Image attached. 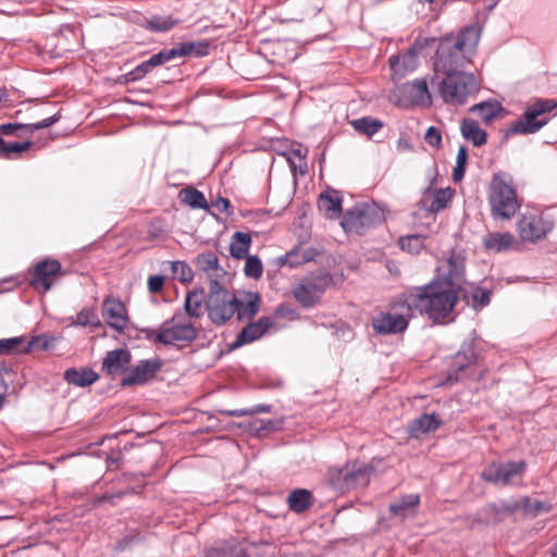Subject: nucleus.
<instances>
[{
  "mask_svg": "<svg viewBox=\"0 0 557 557\" xmlns=\"http://www.w3.org/2000/svg\"><path fill=\"white\" fill-rule=\"evenodd\" d=\"M208 44L206 42H182L171 49H163L158 53L152 54L148 60L138 64L131 73L132 79H141L152 69L163 65L172 60L185 55H202L208 51Z\"/></svg>",
  "mask_w": 557,
  "mask_h": 557,
  "instance_id": "6",
  "label": "nucleus"
},
{
  "mask_svg": "<svg viewBox=\"0 0 557 557\" xmlns=\"http://www.w3.org/2000/svg\"><path fill=\"white\" fill-rule=\"evenodd\" d=\"M524 510L529 513L537 516L542 512H548L550 510V504L539 500V499H525Z\"/></svg>",
  "mask_w": 557,
  "mask_h": 557,
  "instance_id": "45",
  "label": "nucleus"
},
{
  "mask_svg": "<svg viewBox=\"0 0 557 557\" xmlns=\"http://www.w3.org/2000/svg\"><path fill=\"white\" fill-rule=\"evenodd\" d=\"M10 369L7 367L5 362L0 359V373L5 372L8 373Z\"/></svg>",
  "mask_w": 557,
  "mask_h": 557,
  "instance_id": "62",
  "label": "nucleus"
},
{
  "mask_svg": "<svg viewBox=\"0 0 557 557\" xmlns=\"http://www.w3.org/2000/svg\"><path fill=\"white\" fill-rule=\"evenodd\" d=\"M176 21L170 16L153 15L145 20L143 26L151 32H166L174 27Z\"/></svg>",
  "mask_w": 557,
  "mask_h": 557,
  "instance_id": "37",
  "label": "nucleus"
},
{
  "mask_svg": "<svg viewBox=\"0 0 557 557\" xmlns=\"http://www.w3.org/2000/svg\"><path fill=\"white\" fill-rule=\"evenodd\" d=\"M284 263H288L290 267H295L301 263V261L296 260V253L294 251H290L289 253L286 255Z\"/></svg>",
  "mask_w": 557,
  "mask_h": 557,
  "instance_id": "59",
  "label": "nucleus"
},
{
  "mask_svg": "<svg viewBox=\"0 0 557 557\" xmlns=\"http://www.w3.org/2000/svg\"><path fill=\"white\" fill-rule=\"evenodd\" d=\"M421 47L412 46L407 53L403 57H392L389 59L391 67L398 72L400 67H404L405 71H411L414 69L416 57L420 51Z\"/></svg>",
  "mask_w": 557,
  "mask_h": 557,
  "instance_id": "32",
  "label": "nucleus"
},
{
  "mask_svg": "<svg viewBox=\"0 0 557 557\" xmlns=\"http://www.w3.org/2000/svg\"><path fill=\"white\" fill-rule=\"evenodd\" d=\"M330 282L325 274L306 276L294 286L293 295L302 307L310 308L322 297Z\"/></svg>",
  "mask_w": 557,
  "mask_h": 557,
  "instance_id": "11",
  "label": "nucleus"
},
{
  "mask_svg": "<svg viewBox=\"0 0 557 557\" xmlns=\"http://www.w3.org/2000/svg\"><path fill=\"white\" fill-rule=\"evenodd\" d=\"M260 297L258 294H249L246 300H238L236 298V313L237 320L249 321L251 320L260 309Z\"/></svg>",
  "mask_w": 557,
  "mask_h": 557,
  "instance_id": "28",
  "label": "nucleus"
},
{
  "mask_svg": "<svg viewBox=\"0 0 557 557\" xmlns=\"http://www.w3.org/2000/svg\"><path fill=\"white\" fill-rule=\"evenodd\" d=\"M132 359L127 349H114L107 352L102 361V370L111 376L124 372Z\"/></svg>",
  "mask_w": 557,
  "mask_h": 557,
  "instance_id": "20",
  "label": "nucleus"
},
{
  "mask_svg": "<svg viewBox=\"0 0 557 557\" xmlns=\"http://www.w3.org/2000/svg\"><path fill=\"white\" fill-rule=\"evenodd\" d=\"M460 132L466 140H469L475 147L483 146L487 140V134L482 129L478 122L471 119H465L460 125Z\"/></svg>",
  "mask_w": 557,
  "mask_h": 557,
  "instance_id": "26",
  "label": "nucleus"
},
{
  "mask_svg": "<svg viewBox=\"0 0 557 557\" xmlns=\"http://www.w3.org/2000/svg\"><path fill=\"white\" fill-rule=\"evenodd\" d=\"M61 117L60 112H57L55 114L44 119L42 121L38 123H32V124H22V123H5L0 124V132L3 135L11 136L14 135L17 131H24L26 133L33 134L35 131L47 128L57 123Z\"/></svg>",
  "mask_w": 557,
  "mask_h": 557,
  "instance_id": "21",
  "label": "nucleus"
},
{
  "mask_svg": "<svg viewBox=\"0 0 557 557\" xmlns=\"http://www.w3.org/2000/svg\"><path fill=\"white\" fill-rule=\"evenodd\" d=\"M385 209L374 202H361L347 210L341 222L347 233L363 234L385 220Z\"/></svg>",
  "mask_w": 557,
  "mask_h": 557,
  "instance_id": "5",
  "label": "nucleus"
},
{
  "mask_svg": "<svg viewBox=\"0 0 557 557\" xmlns=\"http://www.w3.org/2000/svg\"><path fill=\"white\" fill-rule=\"evenodd\" d=\"M488 509L492 510L493 512L495 513H500V512H512L515 507L510 506V505H507L505 503H500V504H492L488 506Z\"/></svg>",
  "mask_w": 557,
  "mask_h": 557,
  "instance_id": "52",
  "label": "nucleus"
},
{
  "mask_svg": "<svg viewBox=\"0 0 557 557\" xmlns=\"http://www.w3.org/2000/svg\"><path fill=\"white\" fill-rule=\"evenodd\" d=\"M198 336L195 325L182 312H176L164 321L157 331L149 335L154 343L173 345L175 343H191Z\"/></svg>",
  "mask_w": 557,
  "mask_h": 557,
  "instance_id": "7",
  "label": "nucleus"
},
{
  "mask_svg": "<svg viewBox=\"0 0 557 557\" xmlns=\"http://www.w3.org/2000/svg\"><path fill=\"white\" fill-rule=\"evenodd\" d=\"M465 171H466V166H462V165H457L455 166L454 169V172H453V178L455 182H459L465 176Z\"/></svg>",
  "mask_w": 557,
  "mask_h": 557,
  "instance_id": "57",
  "label": "nucleus"
},
{
  "mask_svg": "<svg viewBox=\"0 0 557 557\" xmlns=\"http://www.w3.org/2000/svg\"><path fill=\"white\" fill-rule=\"evenodd\" d=\"M221 413L228 417H244L249 414V409L223 410Z\"/></svg>",
  "mask_w": 557,
  "mask_h": 557,
  "instance_id": "56",
  "label": "nucleus"
},
{
  "mask_svg": "<svg viewBox=\"0 0 557 557\" xmlns=\"http://www.w3.org/2000/svg\"><path fill=\"white\" fill-rule=\"evenodd\" d=\"M164 285V277L162 275H152L148 278V289L152 294L160 293Z\"/></svg>",
  "mask_w": 557,
  "mask_h": 557,
  "instance_id": "49",
  "label": "nucleus"
},
{
  "mask_svg": "<svg viewBox=\"0 0 557 557\" xmlns=\"http://www.w3.org/2000/svg\"><path fill=\"white\" fill-rule=\"evenodd\" d=\"M453 197L454 189L450 187L437 189L429 186L422 191L417 206L424 212L437 213L447 208V206L451 202Z\"/></svg>",
  "mask_w": 557,
  "mask_h": 557,
  "instance_id": "16",
  "label": "nucleus"
},
{
  "mask_svg": "<svg viewBox=\"0 0 557 557\" xmlns=\"http://www.w3.org/2000/svg\"><path fill=\"white\" fill-rule=\"evenodd\" d=\"M251 244V236L249 233L236 232L232 236L230 251L235 259H244L248 256V250Z\"/></svg>",
  "mask_w": 557,
  "mask_h": 557,
  "instance_id": "30",
  "label": "nucleus"
},
{
  "mask_svg": "<svg viewBox=\"0 0 557 557\" xmlns=\"http://www.w3.org/2000/svg\"><path fill=\"white\" fill-rule=\"evenodd\" d=\"M48 347V342L44 337H34L28 342L27 346L23 349V351H30L35 348L37 349H46Z\"/></svg>",
  "mask_w": 557,
  "mask_h": 557,
  "instance_id": "51",
  "label": "nucleus"
},
{
  "mask_svg": "<svg viewBox=\"0 0 557 557\" xmlns=\"http://www.w3.org/2000/svg\"><path fill=\"white\" fill-rule=\"evenodd\" d=\"M424 140L431 147L438 148L442 144V134L435 126H430L424 135Z\"/></svg>",
  "mask_w": 557,
  "mask_h": 557,
  "instance_id": "48",
  "label": "nucleus"
},
{
  "mask_svg": "<svg viewBox=\"0 0 557 557\" xmlns=\"http://www.w3.org/2000/svg\"><path fill=\"white\" fill-rule=\"evenodd\" d=\"M498 3V0H493L491 3L486 5L487 12H491Z\"/></svg>",
  "mask_w": 557,
  "mask_h": 557,
  "instance_id": "63",
  "label": "nucleus"
},
{
  "mask_svg": "<svg viewBox=\"0 0 557 557\" xmlns=\"http://www.w3.org/2000/svg\"><path fill=\"white\" fill-rule=\"evenodd\" d=\"M491 215L495 220H510L520 208L518 195L502 173L494 174L487 190Z\"/></svg>",
  "mask_w": 557,
  "mask_h": 557,
  "instance_id": "3",
  "label": "nucleus"
},
{
  "mask_svg": "<svg viewBox=\"0 0 557 557\" xmlns=\"http://www.w3.org/2000/svg\"><path fill=\"white\" fill-rule=\"evenodd\" d=\"M209 319L216 325L226 323L236 312V297L213 281L206 302Z\"/></svg>",
  "mask_w": 557,
  "mask_h": 557,
  "instance_id": "9",
  "label": "nucleus"
},
{
  "mask_svg": "<svg viewBox=\"0 0 557 557\" xmlns=\"http://www.w3.org/2000/svg\"><path fill=\"white\" fill-rule=\"evenodd\" d=\"M24 341L25 338L23 336L0 339V355L17 351Z\"/></svg>",
  "mask_w": 557,
  "mask_h": 557,
  "instance_id": "46",
  "label": "nucleus"
},
{
  "mask_svg": "<svg viewBox=\"0 0 557 557\" xmlns=\"http://www.w3.org/2000/svg\"><path fill=\"white\" fill-rule=\"evenodd\" d=\"M99 375L89 368H70L64 372V380L78 387H87L98 381Z\"/></svg>",
  "mask_w": 557,
  "mask_h": 557,
  "instance_id": "24",
  "label": "nucleus"
},
{
  "mask_svg": "<svg viewBox=\"0 0 557 557\" xmlns=\"http://www.w3.org/2000/svg\"><path fill=\"white\" fill-rule=\"evenodd\" d=\"M212 206L216 208L218 211L225 212L230 207V201L226 198H219Z\"/></svg>",
  "mask_w": 557,
  "mask_h": 557,
  "instance_id": "55",
  "label": "nucleus"
},
{
  "mask_svg": "<svg viewBox=\"0 0 557 557\" xmlns=\"http://www.w3.org/2000/svg\"><path fill=\"white\" fill-rule=\"evenodd\" d=\"M286 502L293 512L301 513L312 507L313 496L306 488H297L288 494Z\"/></svg>",
  "mask_w": 557,
  "mask_h": 557,
  "instance_id": "25",
  "label": "nucleus"
},
{
  "mask_svg": "<svg viewBox=\"0 0 557 557\" xmlns=\"http://www.w3.org/2000/svg\"><path fill=\"white\" fill-rule=\"evenodd\" d=\"M245 259V275L255 280L261 277L263 272L261 260L257 256H247Z\"/></svg>",
  "mask_w": 557,
  "mask_h": 557,
  "instance_id": "43",
  "label": "nucleus"
},
{
  "mask_svg": "<svg viewBox=\"0 0 557 557\" xmlns=\"http://www.w3.org/2000/svg\"><path fill=\"white\" fill-rule=\"evenodd\" d=\"M292 153L297 157L299 160L304 161L306 159V152H302L301 148L295 149L292 151Z\"/></svg>",
  "mask_w": 557,
  "mask_h": 557,
  "instance_id": "61",
  "label": "nucleus"
},
{
  "mask_svg": "<svg viewBox=\"0 0 557 557\" xmlns=\"http://www.w3.org/2000/svg\"><path fill=\"white\" fill-rule=\"evenodd\" d=\"M425 236L411 234L400 237L399 245L403 250L410 253H419L424 248Z\"/></svg>",
  "mask_w": 557,
  "mask_h": 557,
  "instance_id": "41",
  "label": "nucleus"
},
{
  "mask_svg": "<svg viewBox=\"0 0 557 557\" xmlns=\"http://www.w3.org/2000/svg\"><path fill=\"white\" fill-rule=\"evenodd\" d=\"M553 222L543 215H523L518 221V232L523 242L536 243L543 239L552 230Z\"/></svg>",
  "mask_w": 557,
  "mask_h": 557,
  "instance_id": "14",
  "label": "nucleus"
},
{
  "mask_svg": "<svg viewBox=\"0 0 557 557\" xmlns=\"http://www.w3.org/2000/svg\"><path fill=\"white\" fill-rule=\"evenodd\" d=\"M468 161V150L465 146H460L458 149L457 158H456V164L466 166Z\"/></svg>",
  "mask_w": 557,
  "mask_h": 557,
  "instance_id": "53",
  "label": "nucleus"
},
{
  "mask_svg": "<svg viewBox=\"0 0 557 557\" xmlns=\"http://www.w3.org/2000/svg\"><path fill=\"white\" fill-rule=\"evenodd\" d=\"M515 243V237L512 234L505 232H493L488 233L484 239V247L488 250H493L495 252H502L509 249Z\"/></svg>",
  "mask_w": 557,
  "mask_h": 557,
  "instance_id": "27",
  "label": "nucleus"
},
{
  "mask_svg": "<svg viewBox=\"0 0 557 557\" xmlns=\"http://www.w3.org/2000/svg\"><path fill=\"white\" fill-rule=\"evenodd\" d=\"M319 209L326 218L336 219L342 212V198L336 190H326L320 195Z\"/></svg>",
  "mask_w": 557,
  "mask_h": 557,
  "instance_id": "23",
  "label": "nucleus"
},
{
  "mask_svg": "<svg viewBox=\"0 0 557 557\" xmlns=\"http://www.w3.org/2000/svg\"><path fill=\"white\" fill-rule=\"evenodd\" d=\"M227 556L230 557H246V548L243 543L237 540H230L225 542Z\"/></svg>",
  "mask_w": 557,
  "mask_h": 557,
  "instance_id": "47",
  "label": "nucleus"
},
{
  "mask_svg": "<svg viewBox=\"0 0 557 557\" xmlns=\"http://www.w3.org/2000/svg\"><path fill=\"white\" fill-rule=\"evenodd\" d=\"M196 267L203 272L210 273L220 270L219 258L212 251L199 253L195 260Z\"/></svg>",
  "mask_w": 557,
  "mask_h": 557,
  "instance_id": "40",
  "label": "nucleus"
},
{
  "mask_svg": "<svg viewBox=\"0 0 557 557\" xmlns=\"http://www.w3.org/2000/svg\"><path fill=\"white\" fill-rule=\"evenodd\" d=\"M350 124L358 133L368 137L373 136L383 127V123L380 120L370 116L352 120Z\"/></svg>",
  "mask_w": 557,
  "mask_h": 557,
  "instance_id": "33",
  "label": "nucleus"
},
{
  "mask_svg": "<svg viewBox=\"0 0 557 557\" xmlns=\"http://www.w3.org/2000/svg\"><path fill=\"white\" fill-rule=\"evenodd\" d=\"M32 141L7 143L0 136V158L12 159L13 154H20L32 147Z\"/></svg>",
  "mask_w": 557,
  "mask_h": 557,
  "instance_id": "38",
  "label": "nucleus"
},
{
  "mask_svg": "<svg viewBox=\"0 0 557 557\" xmlns=\"http://www.w3.org/2000/svg\"><path fill=\"white\" fill-rule=\"evenodd\" d=\"M271 405H257L253 408L249 409V414L260 413V412H270Z\"/></svg>",
  "mask_w": 557,
  "mask_h": 557,
  "instance_id": "58",
  "label": "nucleus"
},
{
  "mask_svg": "<svg viewBox=\"0 0 557 557\" xmlns=\"http://www.w3.org/2000/svg\"><path fill=\"white\" fill-rule=\"evenodd\" d=\"M162 367V361L158 358L140 360L122 379L121 385L124 387L133 385H143L151 380Z\"/></svg>",
  "mask_w": 557,
  "mask_h": 557,
  "instance_id": "17",
  "label": "nucleus"
},
{
  "mask_svg": "<svg viewBox=\"0 0 557 557\" xmlns=\"http://www.w3.org/2000/svg\"><path fill=\"white\" fill-rule=\"evenodd\" d=\"M180 196L182 201L193 209H206L208 207L203 194L194 187L183 189Z\"/></svg>",
  "mask_w": 557,
  "mask_h": 557,
  "instance_id": "35",
  "label": "nucleus"
},
{
  "mask_svg": "<svg viewBox=\"0 0 557 557\" xmlns=\"http://www.w3.org/2000/svg\"><path fill=\"white\" fill-rule=\"evenodd\" d=\"M556 108L557 102L554 99L535 100L527 108L523 116L511 125L509 132L511 134L536 133L548 122V117H545V114Z\"/></svg>",
  "mask_w": 557,
  "mask_h": 557,
  "instance_id": "10",
  "label": "nucleus"
},
{
  "mask_svg": "<svg viewBox=\"0 0 557 557\" xmlns=\"http://www.w3.org/2000/svg\"><path fill=\"white\" fill-rule=\"evenodd\" d=\"M274 325L273 319L270 317H261L257 322L246 325L237 335L235 342L231 345L232 349H236L243 345L252 343L262 337Z\"/></svg>",
  "mask_w": 557,
  "mask_h": 557,
  "instance_id": "18",
  "label": "nucleus"
},
{
  "mask_svg": "<svg viewBox=\"0 0 557 557\" xmlns=\"http://www.w3.org/2000/svg\"><path fill=\"white\" fill-rule=\"evenodd\" d=\"M168 263L171 268L174 277L181 281L182 283H188L193 280V270L186 262L169 261Z\"/></svg>",
  "mask_w": 557,
  "mask_h": 557,
  "instance_id": "42",
  "label": "nucleus"
},
{
  "mask_svg": "<svg viewBox=\"0 0 557 557\" xmlns=\"http://www.w3.org/2000/svg\"><path fill=\"white\" fill-rule=\"evenodd\" d=\"M470 297L474 309L483 308L488 305L491 293L481 287H471Z\"/></svg>",
  "mask_w": 557,
  "mask_h": 557,
  "instance_id": "44",
  "label": "nucleus"
},
{
  "mask_svg": "<svg viewBox=\"0 0 557 557\" xmlns=\"http://www.w3.org/2000/svg\"><path fill=\"white\" fill-rule=\"evenodd\" d=\"M103 318L114 330L122 332L127 326L126 309L119 299L103 300Z\"/></svg>",
  "mask_w": 557,
  "mask_h": 557,
  "instance_id": "19",
  "label": "nucleus"
},
{
  "mask_svg": "<svg viewBox=\"0 0 557 557\" xmlns=\"http://www.w3.org/2000/svg\"><path fill=\"white\" fill-rule=\"evenodd\" d=\"M61 263L55 259L38 262L34 268L30 285L37 290L47 293L53 282L61 276Z\"/></svg>",
  "mask_w": 557,
  "mask_h": 557,
  "instance_id": "15",
  "label": "nucleus"
},
{
  "mask_svg": "<svg viewBox=\"0 0 557 557\" xmlns=\"http://www.w3.org/2000/svg\"><path fill=\"white\" fill-rule=\"evenodd\" d=\"M205 556L206 557H230V556H227V549H226L225 542L216 544L215 546L206 549Z\"/></svg>",
  "mask_w": 557,
  "mask_h": 557,
  "instance_id": "50",
  "label": "nucleus"
},
{
  "mask_svg": "<svg viewBox=\"0 0 557 557\" xmlns=\"http://www.w3.org/2000/svg\"><path fill=\"white\" fill-rule=\"evenodd\" d=\"M420 503L418 494H408L389 505L392 515L400 518L407 517Z\"/></svg>",
  "mask_w": 557,
  "mask_h": 557,
  "instance_id": "29",
  "label": "nucleus"
},
{
  "mask_svg": "<svg viewBox=\"0 0 557 557\" xmlns=\"http://www.w3.org/2000/svg\"><path fill=\"white\" fill-rule=\"evenodd\" d=\"M403 300L404 294L393 306V310H396V312L380 313L372 319V326L376 333L396 334L407 329L408 318L412 317L413 312L411 311L410 314L407 313Z\"/></svg>",
  "mask_w": 557,
  "mask_h": 557,
  "instance_id": "12",
  "label": "nucleus"
},
{
  "mask_svg": "<svg viewBox=\"0 0 557 557\" xmlns=\"http://www.w3.org/2000/svg\"><path fill=\"white\" fill-rule=\"evenodd\" d=\"M72 324L79 326H90L92 330L101 326V322L96 313V310L92 308H84L81 310L76 315V320L72 322Z\"/></svg>",
  "mask_w": 557,
  "mask_h": 557,
  "instance_id": "39",
  "label": "nucleus"
},
{
  "mask_svg": "<svg viewBox=\"0 0 557 557\" xmlns=\"http://www.w3.org/2000/svg\"><path fill=\"white\" fill-rule=\"evenodd\" d=\"M409 94L412 100L418 104H431V94L424 79H414L410 84Z\"/></svg>",
  "mask_w": 557,
  "mask_h": 557,
  "instance_id": "34",
  "label": "nucleus"
},
{
  "mask_svg": "<svg viewBox=\"0 0 557 557\" xmlns=\"http://www.w3.org/2000/svg\"><path fill=\"white\" fill-rule=\"evenodd\" d=\"M264 429H265V430H272V429H274V423H273V421H272V420H268V421H267V424L264 425Z\"/></svg>",
  "mask_w": 557,
  "mask_h": 557,
  "instance_id": "64",
  "label": "nucleus"
},
{
  "mask_svg": "<svg viewBox=\"0 0 557 557\" xmlns=\"http://www.w3.org/2000/svg\"><path fill=\"white\" fill-rule=\"evenodd\" d=\"M373 469L364 463L354 462L341 468H331L327 472L331 484L342 492L351 488L366 487L371 479Z\"/></svg>",
  "mask_w": 557,
  "mask_h": 557,
  "instance_id": "8",
  "label": "nucleus"
},
{
  "mask_svg": "<svg viewBox=\"0 0 557 557\" xmlns=\"http://www.w3.org/2000/svg\"><path fill=\"white\" fill-rule=\"evenodd\" d=\"M438 92L443 101L450 106H461L480 90V83L473 73L466 71L443 74Z\"/></svg>",
  "mask_w": 557,
  "mask_h": 557,
  "instance_id": "4",
  "label": "nucleus"
},
{
  "mask_svg": "<svg viewBox=\"0 0 557 557\" xmlns=\"http://www.w3.org/2000/svg\"><path fill=\"white\" fill-rule=\"evenodd\" d=\"M442 424V420L436 413H424L414 419L409 425V434L412 437H418L437 430Z\"/></svg>",
  "mask_w": 557,
  "mask_h": 557,
  "instance_id": "22",
  "label": "nucleus"
},
{
  "mask_svg": "<svg viewBox=\"0 0 557 557\" xmlns=\"http://www.w3.org/2000/svg\"><path fill=\"white\" fill-rule=\"evenodd\" d=\"M524 461L493 462L482 471V479L493 484L508 485L519 481L525 471Z\"/></svg>",
  "mask_w": 557,
  "mask_h": 557,
  "instance_id": "13",
  "label": "nucleus"
},
{
  "mask_svg": "<svg viewBox=\"0 0 557 557\" xmlns=\"http://www.w3.org/2000/svg\"><path fill=\"white\" fill-rule=\"evenodd\" d=\"M465 284V261L454 253L440 261L436 277L428 285L404 293V307L425 314L435 323L451 322Z\"/></svg>",
  "mask_w": 557,
  "mask_h": 557,
  "instance_id": "1",
  "label": "nucleus"
},
{
  "mask_svg": "<svg viewBox=\"0 0 557 557\" xmlns=\"http://www.w3.org/2000/svg\"><path fill=\"white\" fill-rule=\"evenodd\" d=\"M275 315L276 317H289L290 319H293L296 315V312H295V310L289 309L285 306H280L275 310Z\"/></svg>",
  "mask_w": 557,
  "mask_h": 557,
  "instance_id": "54",
  "label": "nucleus"
},
{
  "mask_svg": "<svg viewBox=\"0 0 557 557\" xmlns=\"http://www.w3.org/2000/svg\"><path fill=\"white\" fill-rule=\"evenodd\" d=\"M502 111V106L497 101H484L470 108V112L476 113L484 123L492 122Z\"/></svg>",
  "mask_w": 557,
  "mask_h": 557,
  "instance_id": "31",
  "label": "nucleus"
},
{
  "mask_svg": "<svg viewBox=\"0 0 557 557\" xmlns=\"http://www.w3.org/2000/svg\"><path fill=\"white\" fill-rule=\"evenodd\" d=\"M481 36L476 26H467L456 35L443 37L436 49L434 60L435 74L463 71L471 62Z\"/></svg>",
  "mask_w": 557,
  "mask_h": 557,
  "instance_id": "2",
  "label": "nucleus"
},
{
  "mask_svg": "<svg viewBox=\"0 0 557 557\" xmlns=\"http://www.w3.org/2000/svg\"><path fill=\"white\" fill-rule=\"evenodd\" d=\"M134 541V537H123L122 540H120L117 542V548L121 549V550H124L131 542Z\"/></svg>",
  "mask_w": 557,
  "mask_h": 557,
  "instance_id": "60",
  "label": "nucleus"
},
{
  "mask_svg": "<svg viewBox=\"0 0 557 557\" xmlns=\"http://www.w3.org/2000/svg\"><path fill=\"white\" fill-rule=\"evenodd\" d=\"M202 292L188 293L185 299L184 309L189 317L199 318L202 315Z\"/></svg>",
  "mask_w": 557,
  "mask_h": 557,
  "instance_id": "36",
  "label": "nucleus"
}]
</instances>
